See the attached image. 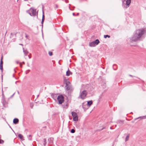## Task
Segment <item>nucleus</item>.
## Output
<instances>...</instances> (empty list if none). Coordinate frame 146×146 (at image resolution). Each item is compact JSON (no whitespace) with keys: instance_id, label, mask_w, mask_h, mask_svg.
Listing matches in <instances>:
<instances>
[{"instance_id":"11","label":"nucleus","mask_w":146,"mask_h":146,"mask_svg":"<svg viewBox=\"0 0 146 146\" xmlns=\"http://www.w3.org/2000/svg\"><path fill=\"white\" fill-rule=\"evenodd\" d=\"M131 0H127L126 1L125 5L126 7H125L126 8H127L129 6L131 3Z\"/></svg>"},{"instance_id":"21","label":"nucleus","mask_w":146,"mask_h":146,"mask_svg":"<svg viewBox=\"0 0 146 146\" xmlns=\"http://www.w3.org/2000/svg\"><path fill=\"white\" fill-rule=\"evenodd\" d=\"M18 136L21 139H22L23 137V135L21 134H19L18 135Z\"/></svg>"},{"instance_id":"46","label":"nucleus","mask_w":146,"mask_h":146,"mask_svg":"<svg viewBox=\"0 0 146 146\" xmlns=\"http://www.w3.org/2000/svg\"><path fill=\"white\" fill-rule=\"evenodd\" d=\"M116 125H115V127H116Z\"/></svg>"},{"instance_id":"27","label":"nucleus","mask_w":146,"mask_h":146,"mask_svg":"<svg viewBox=\"0 0 146 146\" xmlns=\"http://www.w3.org/2000/svg\"><path fill=\"white\" fill-rule=\"evenodd\" d=\"M75 130L74 129H72L71 130V132L72 133H74L75 132Z\"/></svg>"},{"instance_id":"47","label":"nucleus","mask_w":146,"mask_h":146,"mask_svg":"<svg viewBox=\"0 0 146 146\" xmlns=\"http://www.w3.org/2000/svg\"><path fill=\"white\" fill-rule=\"evenodd\" d=\"M83 108H84V107H83Z\"/></svg>"},{"instance_id":"36","label":"nucleus","mask_w":146,"mask_h":146,"mask_svg":"<svg viewBox=\"0 0 146 146\" xmlns=\"http://www.w3.org/2000/svg\"><path fill=\"white\" fill-rule=\"evenodd\" d=\"M28 56L29 59L31 58V56H30L29 55Z\"/></svg>"},{"instance_id":"26","label":"nucleus","mask_w":146,"mask_h":146,"mask_svg":"<svg viewBox=\"0 0 146 146\" xmlns=\"http://www.w3.org/2000/svg\"><path fill=\"white\" fill-rule=\"evenodd\" d=\"M48 54L50 56H52V52L51 51H49Z\"/></svg>"},{"instance_id":"33","label":"nucleus","mask_w":146,"mask_h":146,"mask_svg":"<svg viewBox=\"0 0 146 146\" xmlns=\"http://www.w3.org/2000/svg\"><path fill=\"white\" fill-rule=\"evenodd\" d=\"M2 96H4V94H3V90H2Z\"/></svg>"},{"instance_id":"18","label":"nucleus","mask_w":146,"mask_h":146,"mask_svg":"<svg viewBox=\"0 0 146 146\" xmlns=\"http://www.w3.org/2000/svg\"><path fill=\"white\" fill-rule=\"evenodd\" d=\"M16 34H13L12 33H11V35L10 36V38H12L13 37V36H14V37H16Z\"/></svg>"},{"instance_id":"40","label":"nucleus","mask_w":146,"mask_h":146,"mask_svg":"<svg viewBox=\"0 0 146 146\" xmlns=\"http://www.w3.org/2000/svg\"><path fill=\"white\" fill-rule=\"evenodd\" d=\"M79 15V13H78L77 14V15Z\"/></svg>"},{"instance_id":"5","label":"nucleus","mask_w":146,"mask_h":146,"mask_svg":"<svg viewBox=\"0 0 146 146\" xmlns=\"http://www.w3.org/2000/svg\"><path fill=\"white\" fill-rule=\"evenodd\" d=\"M57 99L59 104H62L64 101V97L62 95L58 96Z\"/></svg>"},{"instance_id":"45","label":"nucleus","mask_w":146,"mask_h":146,"mask_svg":"<svg viewBox=\"0 0 146 146\" xmlns=\"http://www.w3.org/2000/svg\"><path fill=\"white\" fill-rule=\"evenodd\" d=\"M25 0V1H28V0Z\"/></svg>"},{"instance_id":"14","label":"nucleus","mask_w":146,"mask_h":146,"mask_svg":"<svg viewBox=\"0 0 146 146\" xmlns=\"http://www.w3.org/2000/svg\"><path fill=\"white\" fill-rule=\"evenodd\" d=\"M117 124H119L120 126H121L123 124V121L119 120L117 121Z\"/></svg>"},{"instance_id":"38","label":"nucleus","mask_w":146,"mask_h":146,"mask_svg":"<svg viewBox=\"0 0 146 146\" xmlns=\"http://www.w3.org/2000/svg\"><path fill=\"white\" fill-rule=\"evenodd\" d=\"M72 14H73V15H74V16H75V13H72Z\"/></svg>"},{"instance_id":"22","label":"nucleus","mask_w":146,"mask_h":146,"mask_svg":"<svg viewBox=\"0 0 146 146\" xmlns=\"http://www.w3.org/2000/svg\"><path fill=\"white\" fill-rule=\"evenodd\" d=\"M2 59H3V56H2L1 57V60L0 65H3V62L2 61Z\"/></svg>"},{"instance_id":"1","label":"nucleus","mask_w":146,"mask_h":146,"mask_svg":"<svg viewBox=\"0 0 146 146\" xmlns=\"http://www.w3.org/2000/svg\"><path fill=\"white\" fill-rule=\"evenodd\" d=\"M145 30L143 29L136 30L133 36L130 39L131 42H137L141 40V38L145 33Z\"/></svg>"},{"instance_id":"19","label":"nucleus","mask_w":146,"mask_h":146,"mask_svg":"<svg viewBox=\"0 0 146 146\" xmlns=\"http://www.w3.org/2000/svg\"><path fill=\"white\" fill-rule=\"evenodd\" d=\"M52 138H50L48 139L49 142L51 144L53 143V141L52 140Z\"/></svg>"},{"instance_id":"29","label":"nucleus","mask_w":146,"mask_h":146,"mask_svg":"<svg viewBox=\"0 0 146 146\" xmlns=\"http://www.w3.org/2000/svg\"><path fill=\"white\" fill-rule=\"evenodd\" d=\"M4 141L3 140L0 139V143L2 144L4 143Z\"/></svg>"},{"instance_id":"31","label":"nucleus","mask_w":146,"mask_h":146,"mask_svg":"<svg viewBox=\"0 0 146 146\" xmlns=\"http://www.w3.org/2000/svg\"><path fill=\"white\" fill-rule=\"evenodd\" d=\"M68 106V103H67L66 104V108H67Z\"/></svg>"},{"instance_id":"17","label":"nucleus","mask_w":146,"mask_h":146,"mask_svg":"<svg viewBox=\"0 0 146 146\" xmlns=\"http://www.w3.org/2000/svg\"><path fill=\"white\" fill-rule=\"evenodd\" d=\"M72 74V72H70L69 69H68V70L66 72V76H68L70 75V74Z\"/></svg>"},{"instance_id":"35","label":"nucleus","mask_w":146,"mask_h":146,"mask_svg":"<svg viewBox=\"0 0 146 146\" xmlns=\"http://www.w3.org/2000/svg\"><path fill=\"white\" fill-rule=\"evenodd\" d=\"M105 128V127H103L102 129H101V130H103V129H104Z\"/></svg>"},{"instance_id":"44","label":"nucleus","mask_w":146,"mask_h":146,"mask_svg":"<svg viewBox=\"0 0 146 146\" xmlns=\"http://www.w3.org/2000/svg\"><path fill=\"white\" fill-rule=\"evenodd\" d=\"M15 41V39H14V40H13V41Z\"/></svg>"},{"instance_id":"2","label":"nucleus","mask_w":146,"mask_h":146,"mask_svg":"<svg viewBox=\"0 0 146 146\" xmlns=\"http://www.w3.org/2000/svg\"><path fill=\"white\" fill-rule=\"evenodd\" d=\"M145 30L143 29L136 30L133 36L130 39L131 42H137L141 40V38L145 33Z\"/></svg>"},{"instance_id":"7","label":"nucleus","mask_w":146,"mask_h":146,"mask_svg":"<svg viewBox=\"0 0 146 146\" xmlns=\"http://www.w3.org/2000/svg\"><path fill=\"white\" fill-rule=\"evenodd\" d=\"M100 43V41L97 39L95 40L90 43L89 46H94L98 45Z\"/></svg>"},{"instance_id":"43","label":"nucleus","mask_w":146,"mask_h":146,"mask_svg":"<svg viewBox=\"0 0 146 146\" xmlns=\"http://www.w3.org/2000/svg\"><path fill=\"white\" fill-rule=\"evenodd\" d=\"M20 44V45H22V46H23V45L22 44Z\"/></svg>"},{"instance_id":"10","label":"nucleus","mask_w":146,"mask_h":146,"mask_svg":"<svg viewBox=\"0 0 146 146\" xmlns=\"http://www.w3.org/2000/svg\"><path fill=\"white\" fill-rule=\"evenodd\" d=\"M23 52L24 53L25 56H26L29 53V51L27 50V49L25 48H23Z\"/></svg>"},{"instance_id":"3","label":"nucleus","mask_w":146,"mask_h":146,"mask_svg":"<svg viewBox=\"0 0 146 146\" xmlns=\"http://www.w3.org/2000/svg\"><path fill=\"white\" fill-rule=\"evenodd\" d=\"M28 13L31 16H35L37 13L36 12V10L33 8H31L27 11Z\"/></svg>"},{"instance_id":"34","label":"nucleus","mask_w":146,"mask_h":146,"mask_svg":"<svg viewBox=\"0 0 146 146\" xmlns=\"http://www.w3.org/2000/svg\"><path fill=\"white\" fill-rule=\"evenodd\" d=\"M26 35H25V37L26 38H27V37H28V36L27 35V34H26Z\"/></svg>"},{"instance_id":"13","label":"nucleus","mask_w":146,"mask_h":146,"mask_svg":"<svg viewBox=\"0 0 146 146\" xmlns=\"http://www.w3.org/2000/svg\"><path fill=\"white\" fill-rule=\"evenodd\" d=\"M65 87L66 88V90H70L71 89V86L70 84H68V86H66V85Z\"/></svg>"},{"instance_id":"30","label":"nucleus","mask_w":146,"mask_h":146,"mask_svg":"<svg viewBox=\"0 0 146 146\" xmlns=\"http://www.w3.org/2000/svg\"><path fill=\"white\" fill-rule=\"evenodd\" d=\"M125 1V0H122L123 5H125L124 2Z\"/></svg>"},{"instance_id":"9","label":"nucleus","mask_w":146,"mask_h":146,"mask_svg":"<svg viewBox=\"0 0 146 146\" xmlns=\"http://www.w3.org/2000/svg\"><path fill=\"white\" fill-rule=\"evenodd\" d=\"M44 8V7L43 6H42V11L43 15H42V21H41V23L42 25V26H43V22H44V19H45V16L44 15V11L43 10Z\"/></svg>"},{"instance_id":"12","label":"nucleus","mask_w":146,"mask_h":146,"mask_svg":"<svg viewBox=\"0 0 146 146\" xmlns=\"http://www.w3.org/2000/svg\"><path fill=\"white\" fill-rule=\"evenodd\" d=\"M64 83L65 84L66 86L70 84V83L68 79H64Z\"/></svg>"},{"instance_id":"8","label":"nucleus","mask_w":146,"mask_h":146,"mask_svg":"<svg viewBox=\"0 0 146 146\" xmlns=\"http://www.w3.org/2000/svg\"><path fill=\"white\" fill-rule=\"evenodd\" d=\"M44 8V7L43 6H42V11L43 15H42V21H41V23L42 25V26H43V22H44V19H45V16L44 15V11L43 10Z\"/></svg>"},{"instance_id":"6","label":"nucleus","mask_w":146,"mask_h":146,"mask_svg":"<svg viewBox=\"0 0 146 146\" xmlns=\"http://www.w3.org/2000/svg\"><path fill=\"white\" fill-rule=\"evenodd\" d=\"M71 114L73 117V120L74 121H77L78 120V115L74 112H72Z\"/></svg>"},{"instance_id":"37","label":"nucleus","mask_w":146,"mask_h":146,"mask_svg":"<svg viewBox=\"0 0 146 146\" xmlns=\"http://www.w3.org/2000/svg\"><path fill=\"white\" fill-rule=\"evenodd\" d=\"M129 76L131 77H133V76L131 75H129Z\"/></svg>"},{"instance_id":"28","label":"nucleus","mask_w":146,"mask_h":146,"mask_svg":"<svg viewBox=\"0 0 146 146\" xmlns=\"http://www.w3.org/2000/svg\"><path fill=\"white\" fill-rule=\"evenodd\" d=\"M33 103H31L30 104V107L31 108H33Z\"/></svg>"},{"instance_id":"42","label":"nucleus","mask_w":146,"mask_h":146,"mask_svg":"<svg viewBox=\"0 0 146 146\" xmlns=\"http://www.w3.org/2000/svg\"><path fill=\"white\" fill-rule=\"evenodd\" d=\"M1 138V135H0V138Z\"/></svg>"},{"instance_id":"24","label":"nucleus","mask_w":146,"mask_h":146,"mask_svg":"<svg viewBox=\"0 0 146 146\" xmlns=\"http://www.w3.org/2000/svg\"><path fill=\"white\" fill-rule=\"evenodd\" d=\"M110 35H104V38H107V37H108L109 38L110 37Z\"/></svg>"},{"instance_id":"23","label":"nucleus","mask_w":146,"mask_h":146,"mask_svg":"<svg viewBox=\"0 0 146 146\" xmlns=\"http://www.w3.org/2000/svg\"><path fill=\"white\" fill-rule=\"evenodd\" d=\"M146 117V116H143V117H138V118H135V120H137V119H138L139 118H141L142 119H143L144 117Z\"/></svg>"},{"instance_id":"41","label":"nucleus","mask_w":146,"mask_h":146,"mask_svg":"<svg viewBox=\"0 0 146 146\" xmlns=\"http://www.w3.org/2000/svg\"><path fill=\"white\" fill-rule=\"evenodd\" d=\"M110 129H112V127H110Z\"/></svg>"},{"instance_id":"15","label":"nucleus","mask_w":146,"mask_h":146,"mask_svg":"<svg viewBox=\"0 0 146 146\" xmlns=\"http://www.w3.org/2000/svg\"><path fill=\"white\" fill-rule=\"evenodd\" d=\"M19 120L17 118H15L13 120V123L15 124H17L19 122Z\"/></svg>"},{"instance_id":"25","label":"nucleus","mask_w":146,"mask_h":146,"mask_svg":"<svg viewBox=\"0 0 146 146\" xmlns=\"http://www.w3.org/2000/svg\"><path fill=\"white\" fill-rule=\"evenodd\" d=\"M0 69L1 70L2 72L3 71V65H0Z\"/></svg>"},{"instance_id":"16","label":"nucleus","mask_w":146,"mask_h":146,"mask_svg":"<svg viewBox=\"0 0 146 146\" xmlns=\"http://www.w3.org/2000/svg\"><path fill=\"white\" fill-rule=\"evenodd\" d=\"M93 103V102L92 100L90 101H88L87 102V105L89 106H90Z\"/></svg>"},{"instance_id":"32","label":"nucleus","mask_w":146,"mask_h":146,"mask_svg":"<svg viewBox=\"0 0 146 146\" xmlns=\"http://www.w3.org/2000/svg\"><path fill=\"white\" fill-rule=\"evenodd\" d=\"M45 142H46V140L45 139H44V146L45 145V144L46 143Z\"/></svg>"},{"instance_id":"4","label":"nucleus","mask_w":146,"mask_h":146,"mask_svg":"<svg viewBox=\"0 0 146 146\" xmlns=\"http://www.w3.org/2000/svg\"><path fill=\"white\" fill-rule=\"evenodd\" d=\"M87 94V91L86 90H84L81 93L79 98H80L82 100H84Z\"/></svg>"},{"instance_id":"20","label":"nucleus","mask_w":146,"mask_h":146,"mask_svg":"<svg viewBox=\"0 0 146 146\" xmlns=\"http://www.w3.org/2000/svg\"><path fill=\"white\" fill-rule=\"evenodd\" d=\"M129 134L128 135H127L125 139V141H126L128 140V139H129Z\"/></svg>"},{"instance_id":"39","label":"nucleus","mask_w":146,"mask_h":146,"mask_svg":"<svg viewBox=\"0 0 146 146\" xmlns=\"http://www.w3.org/2000/svg\"><path fill=\"white\" fill-rule=\"evenodd\" d=\"M29 137H31V135H29Z\"/></svg>"}]
</instances>
